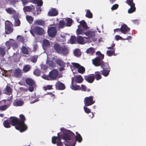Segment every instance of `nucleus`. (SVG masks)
<instances>
[{
  "label": "nucleus",
  "mask_w": 146,
  "mask_h": 146,
  "mask_svg": "<svg viewBox=\"0 0 146 146\" xmlns=\"http://www.w3.org/2000/svg\"><path fill=\"white\" fill-rule=\"evenodd\" d=\"M60 129L64 133L63 135H59L60 133H58V137H52V141L53 144L56 143L58 146H62L63 143L61 141V139H62L66 142L69 143H65L66 146H74L76 143V141H73V140L75 136L76 140L78 142H80L82 141V137L78 132H76V135L75 136L73 133L69 130L64 129L63 128H61Z\"/></svg>",
  "instance_id": "obj_1"
},
{
  "label": "nucleus",
  "mask_w": 146,
  "mask_h": 146,
  "mask_svg": "<svg viewBox=\"0 0 146 146\" xmlns=\"http://www.w3.org/2000/svg\"><path fill=\"white\" fill-rule=\"evenodd\" d=\"M20 117L21 119L19 120V123L15 127L17 129L22 132L26 130L27 129V127L24 123V121L25 120L24 116L23 115H21Z\"/></svg>",
  "instance_id": "obj_2"
},
{
  "label": "nucleus",
  "mask_w": 146,
  "mask_h": 146,
  "mask_svg": "<svg viewBox=\"0 0 146 146\" xmlns=\"http://www.w3.org/2000/svg\"><path fill=\"white\" fill-rule=\"evenodd\" d=\"M31 33L34 36V33H36L39 35H41L45 33L44 30L42 28L38 26H36L34 29L30 31Z\"/></svg>",
  "instance_id": "obj_3"
},
{
  "label": "nucleus",
  "mask_w": 146,
  "mask_h": 146,
  "mask_svg": "<svg viewBox=\"0 0 146 146\" xmlns=\"http://www.w3.org/2000/svg\"><path fill=\"white\" fill-rule=\"evenodd\" d=\"M94 65L96 66H98L101 65L102 68L104 69H110V66L106 62H104L103 61L102 62H100L98 61V59H96L94 60Z\"/></svg>",
  "instance_id": "obj_4"
},
{
  "label": "nucleus",
  "mask_w": 146,
  "mask_h": 146,
  "mask_svg": "<svg viewBox=\"0 0 146 146\" xmlns=\"http://www.w3.org/2000/svg\"><path fill=\"white\" fill-rule=\"evenodd\" d=\"M5 33L9 34L13 31V25L10 21H5Z\"/></svg>",
  "instance_id": "obj_5"
},
{
  "label": "nucleus",
  "mask_w": 146,
  "mask_h": 146,
  "mask_svg": "<svg viewBox=\"0 0 146 146\" xmlns=\"http://www.w3.org/2000/svg\"><path fill=\"white\" fill-rule=\"evenodd\" d=\"M126 3H127L130 6L131 8L129 9L128 12L129 13H133L135 10L136 8L135 7V4L133 3V0H127Z\"/></svg>",
  "instance_id": "obj_6"
},
{
  "label": "nucleus",
  "mask_w": 146,
  "mask_h": 146,
  "mask_svg": "<svg viewBox=\"0 0 146 146\" xmlns=\"http://www.w3.org/2000/svg\"><path fill=\"white\" fill-rule=\"evenodd\" d=\"M95 102L92 96L86 97L84 99V103L86 106H90Z\"/></svg>",
  "instance_id": "obj_7"
},
{
  "label": "nucleus",
  "mask_w": 146,
  "mask_h": 146,
  "mask_svg": "<svg viewBox=\"0 0 146 146\" xmlns=\"http://www.w3.org/2000/svg\"><path fill=\"white\" fill-rule=\"evenodd\" d=\"M130 30V29L125 24L122 25L120 29H117L114 30V32H117L120 30L123 34H126L127 32Z\"/></svg>",
  "instance_id": "obj_8"
},
{
  "label": "nucleus",
  "mask_w": 146,
  "mask_h": 146,
  "mask_svg": "<svg viewBox=\"0 0 146 146\" xmlns=\"http://www.w3.org/2000/svg\"><path fill=\"white\" fill-rule=\"evenodd\" d=\"M72 64L74 68L77 69L79 73L83 74L84 72L85 69L83 66H81L79 64L77 63H72Z\"/></svg>",
  "instance_id": "obj_9"
},
{
  "label": "nucleus",
  "mask_w": 146,
  "mask_h": 146,
  "mask_svg": "<svg viewBox=\"0 0 146 146\" xmlns=\"http://www.w3.org/2000/svg\"><path fill=\"white\" fill-rule=\"evenodd\" d=\"M6 44L7 46H8V49H10L11 46H12L14 49L18 47V45L16 42L13 39H10L9 41L7 42Z\"/></svg>",
  "instance_id": "obj_10"
},
{
  "label": "nucleus",
  "mask_w": 146,
  "mask_h": 146,
  "mask_svg": "<svg viewBox=\"0 0 146 146\" xmlns=\"http://www.w3.org/2000/svg\"><path fill=\"white\" fill-rule=\"evenodd\" d=\"M56 29L54 27H50L48 29V33L49 36L51 37L55 36L56 33Z\"/></svg>",
  "instance_id": "obj_11"
},
{
  "label": "nucleus",
  "mask_w": 146,
  "mask_h": 146,
  "mask_svg": "<svg viewBox=\"0 0 146 146\" xmlns=\"http://www.w3.org/2000/svg\"><path fill=\"white\" fill-rule=\"evenodd\" d=\"M58 71L56 69H54L51 71L49 74L51 80H54L58 76Z\"/></svg>",
  "instance_id": "obj_12"
},
{
  "label": "nucleus",
  "mask_w": 146,
  "mask_h": 146,
  "mask_svg": "<svg viewBox=\"0 0 146 146\" xmlns=\"http://www.w3.org/2000/svg\"><path fill=\"white\" fill-rule=\"evenodd\" d=\"M12 99L11 96L10 99L8 100L3 101V102L5 104H7L5 105L2 106L0 107V110H5L10 106V100Z\"/></svg>",
  "instance_id": "obj_13"
},
{
  "label": "nucleus",
  "mask_w": 146,
  "mask_h": 146,
  "mask_svg": "<svg viewBox=\"0 0 146 146\" xmlns=\"http://www.w3.org/2000/svg\"><path fill=\"white\" fill-rule=\"evenodd\" d=\"M84 34L87 36L84 38L88 40L89 38H93L95 36V33L94 31H88L85 33Z\"/></svg>",
  "instance_id": "obj_14"
},
{
  "label": "nucleus",
  "mask_w": 146,
  "mask_h": 146,
  "mask_svg": "<svg viewBox=\"0 0 146 146\" xmlns=\"http://www.w3.org/2000/svg\"><path fill=\"white\" fill-rule=\"evenodd\" d=\"M85 37H82L80 36H78L77 39V43L81 44H84L87 42H88L89 41L84 38Z\"/></svg>",
  "instance_id": "obj_15"
},
{
  "label": "nucleus",
  "mask_w": 146,
  "mask_h": 146,
  "mask_svg": "<svg viewBox=\"0 0 146 146\" xmlns=\"http://www.w3.org/2000/svg\"><path fill=\"white\" fill-rule=\"evenodd\" d=\"M9 121L12 125L15 126V127L19 122L18 119L15 117L10 118L9 119Z\"/></svg>",
  "instance_id": "obj_16"
},
{
  "label": "nucleus",
  "mask_w": 146,
  "mask_h": 146,
  "mask_svg": "<svg viewBox=\"0 0 146 146\" xmlns=\"http://www.w3.org/2000/svg\"><path fill=\"white\" fill-rule=\"evenodd\" d=\"M96 54L98 55V57H96V58L93 59L92 60V61L93 64L94 65V60H95L96 59H97L98 60V61H99L100 62H102L103 61L102 60L104 58V54H102L101 52H97L96 53Z\"/></svg>",
  "instance_id": "obj_17"
},
{
  "label": "nucleus",
  "mask_w": 146,
  "mask_h": 146,
  "mask_svg": "<svg viewBox=\"0 0 146 146\" xmlns=\"http://www.w3.org/2000/svg\"><path fill=\"white\" fill-rule=\"evenodd\" d=\"M72 80H73V82L75 81L78 83H82L83 80V78L80 75H78L75 76L72 79Z\"/></svg>",
  "instance_id": "obj_18"
},
{
  "label": "nucleus",
  "mask_w": 146,
  "mask_h": 146,
  "mask_svg": "<svg viewBox=\"0 0 146 146\" xmlns=\"http://www.w3.org/2000/svg\"><path fill=\"white\" fill-rule=\"evenodd\" d=\"M68 48L65 46H62L61 47L60 51L59 53L65 55L68 53Z\"/></svg>",
  "instance_id": "obj_19"
},
{
  "label": "nucleus",
  "mask_w": 146,
  "mask_h": 146,
  "mask_svg": "<svg viewBox=\"0 0 146 146\" xmlns=\"http://www.w3.org/2000/svg\"><path fill=\"white\" fill-rule=\"evenodd\" d=\"M58 14V11L56 9L52 8L49 11L48 13L49 16H54L57 15Z\"/></svg>",
  "instance_id": "obj_20"
},
{
  "label": "nucleus",
  "mask_w": 146,
  "mask_h": 146,
  "mask_svg": "<svg viewBox=\"0 0 146 146\" xmlns=\"http://www.w3.org/2000/svg\"><path fill=\"white\" fill-rule=\"evenodd\" d=\"M84 79L89 82L92 83L94 80V77L92 75H90L86 76Z\"/></svg>",
  "instance_id": "obj_21"
},
{
  "label": "nucleus",
  "mask_w": 146,
  "mask_h": 146,
  "mask_svg": "<svg viewBox=\"0 0 146 146\" xmlns=\"http://www.w3.org/2000/svg\"><path fill=\"white\" fill-rule=\"evenodd\" d=\"M56 86L57 88L60 90H64L65 88L64 84L60 82H58L56 83Z\"/></svg>",
  "instance_id": "obj_22"
},
{
  "label": "nucleus",
  "mask_w": 146,
  "mask_h": 146,
  "mask_svg": "<svg viewBox=\"0 0 146 146\" xmlns=\"http://www.w3.org/2000/svg\"><path fill=\"white\" fill-rule=\"evenodd\" d=\"M22 52L24 54H28L30 51V49L29 48H26L25 46H23L21 49Z\"/></svg>",
  "instance_id": "obj_23"
},
{
  "label": "nucleus",
  "mask_w": 146,
  "mask_h": 146,
  "mask_svg": "<svg viewBox=\"0 0 146 146\" xmlns=\"http://www.w3.org/2000/svg\"><path fill=\"white\" fill-rule=\"evenodd\" d=\"M24 104L23 101L22 100H19L14 101L13 103V105L16 106H22Z\"/></svg>",
  "instance_id": "obj_24"
},
{
  "label": "nucleus",
  "mask_w": 146,
  "mask_h": 146,
  "mask_svg": "<svg viewBox=\"0 0 146 146\" xmlns=\"http://www.w3.org/2000/svg\"><path fill=\"white\" fill-rule=\"evenodd\" d=\"M12 91V89L11 87L9 86H7L6 88L5 89L4 93L5 94H6L8 95H10L11 94Z\"/></svg>",
  "instance_id": "obj_25"
},
{
  "label": "nucleus",
  "mask_w": 146,
  "mask_h": 146,
  "mask_svg": "<svg viewBox=\"0 0 146 146\" xmlns=\"http://www.w3.org/2000/svg\"><path fill=\"white\" fill-rule=\"evenodd\" d=\"M35 9V7L34 6H26L23 8V10L25 12H30L32 10H34Z\"/></svg>",
  "instance_id": "obj_26"
},
{
  "label": "nucleus",
  "mask_w": 146,
  "mask_h": 146,
  "mask_svg": "<svg viewBox=\"0 0 146 146\" xmlns=\"http://www.w3.org/2000/svg\"><path fill=\"white\" fill-rule=\"evenodd\" d=\"M110 72V69H103L101 72H102V74L105 77H106L109 74Z\"/></svg>",
  "instance_id": "obj_27"
},
{
  "label": "nucleus",
  "mask_w": 146,
  "mask_h": 146,
  "mask_svg": "<svg viewBox=\"0 0 146 146\" xmlns=\"http://www.w3.org/2000/svg\"><path fill=\"white\" fill-rule=\"evenodd\" d=\"M73 80H72L71 86H70V88L72 90H77L80 89V86L78 85H73Z\"/></svg>",
  "instance_id": "obj_28"
},
{
  "label": "nucleus",
  "mask_w": 146,
  "mask_h": 146,
  "mask_svg": "<svg viewBox=\"0 0 146 146\" xmlns=\"http://www.w3.org/2000/svg\"><path fill=\"white\" fill-rule=\"evenodd\" d=\"M26 82L27 84L29 86L34 85L35 84L34 81L30 78L27 79L26 80Z\"/></svg>",
  "instance_id": "obj_29"
},
{
  "label": "nucleus",
  "mask_w": 146,
  "mask_h": 146,
  "mask_svg": "<svg viewBox=\"0 0 146 146\" xmlns=\"http://www.w3.org/2000/svg\"><path fill=\"white\" fill-rule=\"evenodd\" d=\"M35 24L36 25H38L42 26L44 24V22L43 21L40 20H37L34 21Z\"/></svg>",
  "instance_id": "obj_30"
},
{
  "label": "nucleus",
  "mask_w": 146,
  "mask_h": 146,
  "mask_svg": "<svg viewBox=\"0 0 146 146\" xmlns=\"http://www.w3.org/2000/svg\"><path fill=\"white\" fill-rule=\"evenodd\" d=\"M3 123L4 126L5 127L8 128L11 127L10 125L11 123L9 121V119L4 121Z\"/></svg>",
  "instance_id": "obj_31"
},
{
  "label": "nucleus",
  "mask_w": 146,
  "mask_h": 146,
  "mask_svg": "<svg viewBox=\"0 0 146 146\" xmlns=\"http://www.w3.org/2000/svg\"><path fill=\"white\" fill-rule=\"evenodd\" d=\"M21 74V70L18 68L15 69V70L14 74L15 76L18 77Z\"/></svg>",
  "instance_id": "obj_32"
},
{
  "label": "nucleus",
  "mask_w": 146,
  "mask_h": 146,
  "mask_svg": "<svg viewBox=\"0 0 146 146\" xmlns=\"http://www.w3.org/2000/svg\"><path fill=\"white\" fill-rule=\"evenodd\" d=\"M78 29L76 30V33L77 35H82L83 34H84V33L83 32V30L80 28V25H78Z\"/></svg>",
  "instance_id": "obj_33"
},
{
  "label": "nucleus",
  "mask_w": 146,
  "mask_h": 146,
  "mask_svg": "<svg viewBox=\"0 0 146 146\" xmlns=\"http://www.w3.org/2000/svg\"><path fill=\"white\" fill-rule=\"evenodd\" d=\"M13 17L14 18L15 21V26H19L20 24V21L16 17H15V15L13 16Z\"/></svg>",
  "instance_id": "obj_34"
},
{
  "label": "nucleus",
  "mask_w": 146,
  "mask_h": 146,
  "mask_svg": "<svg viewBox=\"0 0 146 146\" xmlns=\"http://www.w3.org/2000/svg\"><path fill=\"white\" fill-rule=\"evenodd\" d=\"M95 52L94 48L92 47L88 48L86 51V53L91 54H92L93 53H94Z\"/></svg>",
  "instance_id": "obj_35"
},
{
  "label": "nucleus",
  "mask_w": 146,
  "mask_h": 146,
  "mask_svg": "<svg viewBox=\"0 0 146 146\" xmlns=\"http://www.w3.org/2000/svg\"><path fill=\"white\" fill-rule=\"evenodd\" d=\"M7 12L10 14H14L15 11L11 8H8L6 9Z\"/></svg>",
  "instance_id": "obj_36"
},
{
  "label": "nucleus",
  "mask_w": 146,
  "mask_h": 146,
  "mask_svg": "<svg viewBox=\"0 0 146 146\" xmlns=\"http://www.w3.org/2000/svg\"><path fill=\"white\" fill-rule=\"evenodd\" d=\"M60 47L59 44H55L54 45V48L58 53H59L61 49Z\"/></svg>",
  "instance_id": "obj_37"
},
{
  "label": "nucleus",
  "mask_w": 146,
  "mask_h": 146,
  "mask_svg": "<svg viewBox=\"0 0 146 146\" xmlns=\"http://www.w3.org/2000/svg\"><path fill=\"white\" fill-rule=\"evenodd\" d=\"M77 42L76 37L74 36H71L70 38V43L71 44L75 43Z\"/></svg>",
  "instance_id": "obj_38"
},
{
  "label": "nucleus",
  "mask_w": 146,
  "mask_h": 146,
  "mask_svg": "<svg viewBox=\"0 0 146 146\" xmlns=\"http://www.w3.org/2000/svg\"><path fill=\"white\" fill-rule=\"evenodd\" d=\"M26 18L27 20L30 23H31L33 20V17L29 15H26Z\"/></svg>",
  "instance_id": "obj_39"
},
{
  "label": "nucleus",
  "mask_w": 146,
  "mask_h": 146,
  "mask_svg": "<svg viewBox=\"0 0 146 146\" xmlns=\"http://www.w3.org/2000/svg\"><path fill=\"white\" fill-rule=\"evenodd\" d=\"M74 55L77 56H79L81 54L80 50L78 49H76L74 51Z\"/></svg>",
  "instance_id": "obj_40"
},
{
  "label": "nucleus",
  "mask_w": 146,
  "mask_h": 146,
  "mask_svg": "<svg viewBox=\"0 0 146 146\" xmlns=\"http://www.w3.org/2000/svg\"><path fill=\"white\" fill-rule=\"evenodd\" d=\"M86 16L89 18H92V14L90 11L87 10L86 12Z\"/></svg>",
  "instance_id": "obj_41"
},
{
  "label": "nucleus",
  "mask_w": 146,
  "mask_h": 146,
  "mask_svg": "<svg viewBox=\"0 0 146 146\" xmlns=\"http://www.w3.org/2000/svg\"><path fill=\"white\" fill-rule=\"evenodd\" d=\"M95 77L96 79L97 80H99L102 77L100 74L99 72H95Z\"/></svg>",
  "instance_id": "obj_42"
},
{
  "label": "nucleus",
  "mask_w": 146,
  "mask_h": 146,
  "mask_svg": "<svg viewBox=\"0 0 146 146\" xmlns=\"http://www.w3.org/2000/svg\"><path fill=\"white\" fill-rule=\"evenodd\" d=\"M80 24L85 29H87L88 26L85 21L83 20L80 22Z\"/></svg>",
  "instance_id": "obj_43"
},
{
  "label": "nucleus",
  "mask_w": 146,
  "mask_h": 146,
  "mask_svg": "<svg viewBox=\"0 0 146 146\" xmlns=\"http://www.w3.org/2000/svg\"><path fill=\"white\" fill-rule=\"evenodd\" d=\"M65 25V23L63 20L60 21L58 25V28H63Z\"/></svg>",
  "instance_id": "obj_44"
},
{
  "label": "nucleus",
  "mask_w": 146,
  "mask_h": 146,
  "mask_svg": "<svg viewBox=\"0 0 146 146\" xmlns=\"http://www.w3.org/2000/svg\"><path fill=\"white\" fill-rule=\"evenodd\" d=\"M56 63L57 64L61 66H63L64 65V63L59 59L56 60Z\"/></svg>",
  "instance_id": "obj_45"
},
{
  "label": "nucleus",
  "mask_w": 146,
  "mask_h": 146,
  "mask_svg": "<svg viewBox=\"0 0 146 146\" xmlns=\"http://www.w3.org/2000/svg\"><path fill=\"white\" fill-rule=\"evenodd\" d=\"M46 63L50 67L53 68L55 66V64L52 61H49L47 60L46 61Z\"/></svg>",
  "instance_id": "obj_46"
},
{
  "label": "nucleus",
  "mask_w": 146,
  "mask_h": 146,
  "mask_svg": "<svg viewBox=\"0 0 146 146\" xmlns=\"http://www.w3.org/2000/svg\"><path fill=\"white\" fill-rule=\"evenodd\" d=\"M30 67L29 65H26L24 67L23 71L25 72H27L30 70Z\"/></svg>",
  "instance_id": "obj_47"
},
{
  "label": "nucleus",
  "mask_w": 146,
  "mask_h": 146,
  "mask_svg": "<svg viewBox=\"0 0 146 146\" xmlns=\"http://www.w3.org/2000/svg\"><path fill=\"white\" fill-rule=\"evenodd\" d=\"M35 2L38 6H41L43 4L42 0H35Z\"/></svg>",
  "instance_id": "obj_48"
},
{
  "label": "nucleus",
  "mask_w": 146,
  "mask_h": 146,
  "mask_svg": "<svg viewBox=\"0 0 146 146\" xmlns=\"http://www.w3.org/2000/svg\"><path fill=\"white\" fill-rule=\"evenodd\" d=\"M50 45L49 41L46 39H44L43 40V45L46 47Z\"/></svg>",
  "instance_id": "obj_49"
},
{
  "label": "nucleus",
  "mask_w": 146,
  "mask_h": 146,
  "mask_svg": "<svg viewBox=\"0 0 146 146\" xmlns=\"http://www.w3.org/2000/svg\"><path fill=\"white\" fill-rule=\"evenodd\" d=\"M66 20V26L68 27H70L72 23V20L70 19H68Z\"/></svg>",
  "instance_id": "obj_50"
},
{
  "label": "nucleus",
  "mask_w": 146,
  "mask_h": 146,
  "mask_svg": "<svg viewBox=\"0 0 146 146\" xmlns=\"http://www.w3.org/2000/svg\"><path fill=\"white\" fill-rule=\"evenodd\" d=\"M52 85H47L45 86L44 87H43V89L45 91H46L47 90L52 89Z\"/></svg>",
  "instance_id": "obj_51"
},
{
  "label": "nucleus",
  "mask_w": 146,
  "mask_h": 146,
  "mask_svg": "<svg viewBox=\"0 0 146 146\" xmlns=\"http://www.w3.org/2000/svg\"><path fill=\"white\" fill-rule=\"evenodd\" d=\"M114 49H112V50H107V54L108 56H111L114 53Z\"/></svg>",
  "instance_id": "obj_52"
},
{
  "label": "nucleus",
  "mask_w": 146,
  "mask_h": 146,
  "mask_svg": "<svg viewBox=\"0 0 146 146\" xmlns=\"http://www.w3.org/2000/svg\"><path fill=\"white\" fill-rule=\"evenodd\" d=\"M5 54V52L4 49L3 48H0V54L2 56H3Z\"/></svg>",
  "instance_id": "obj_53"
},
{
  "label": "nucleus",
  "mask_w": 146,
  "mask_h": 146,
  "mask_svg": "<svg viewBox=\"0 0 146 146\" xmlns=\"http://www.w3.org/2000/svg\"><path fill=\"white\" fill-rule=\"evenodd\" d=\"M42 78H43L48 80H51L50 78V77L49 75H43L42 76Z\"/></svg>",
  "instance_id": "obj_54"
},
{
  "label": "nucleus",
  "mask_w": 146,
  "mask_h": 146,
  "mask_svg": "<svg viewBox=\"0 0 146 146\" xmlns=\"http://www.w3.org/2000/svg\"><path fill=\"white\" fill-rule=\"evenodd\" d=\"M40 73V70L38 69H36L34 72V74L37 76L39 75Z\"/></svg>",
  "instance_id": "obj_55"
},
{
  "label": "nucleus",
  "mask_w": 146,
  "mask_h": 146,
  "mask_svg": "<svg viewBox=\"0 0 146 146\" xmlns=\"http://www.w3.org/2000/svg\"><path fill=\"white\" fill-rule=\"evenodd\" d=\"M118 7V5L117 4H115L113 5L111 9L112 10H114L117 9Z\"/></svg>",
  "instance_id": "obj_56"
},
{
  "label": "nucleus",
  "mask_w": 146,
  "mask_h": 146,
  "mask_svg": "<svg viewBox=\"0 0 146 146\" xmlns=\"http://www.w3.org/2000/svg\"><path fill=\"white\" fill-rule=\"evenodd\" d=\"M84 111L86 113H88L90 112V110L88 108L84 107Z\"/></svg>",
  "instance_id": "obj_57"
},
{
  "label": "nucleus",
  "mask_w": 146,
  "mask_h": 146,
  "mask_svg": "<svg viewBox=\"0 0 146 146\" xmlns=\"http://www.w3.org/2000/svg\"><path fill=\"white\" fill-rule=\"evenodd\" d=\"M35 86V84L34 85L30 86L29 88V90L30 92H32L33 91L34 89V87Z\"/></svg>",
  "instance_id": "obj_58"
},
{
  "label": "nucleus",
  "mask_w": 146,
  "mask_h": 146,
  "mask_svg": "<svg viewBox=\"0 0 146 146\" xmlns=\"http://www.w3.org/2000/svg\"><path fill=\"white\" fill-rule=\"evenodd\" d=\"M115 37L116 40H119L123 39L119 35H117L115 36Z\"/></svg>",
  "instance_id": "obj_59"
},
{
  "label": "nucleus",
  "mask_w": 146,
  "mask_h": 146,
  "mask_svg": "<svg viewBox=\"0 0 146 146\" xmlns=\"http://www.w3.org/2000/svg\"><path fill=\"white\" fill-rule=\"evenodd\" d=\"M81 86V88H80V89H81L82 90L84 91H86V87L85 86L83 85H82Z\"/></svg>",
  "instance_id": "obj_60"
},
{
  "label": "nucleus",
  "mask_w": 146,
  "mask_h": 146,
  "mask_svg": "<svg viewBox=\"0 0 146 146\" xmlns=\"http://www.w3.org/2000/svg\"><path fill=\"white\" fill-rule=\"evenodd\" d=\"M104 42V39L102 37L100 38L98 40V42L99 43H100L101 42Z\"/></svg>",
  "instance_id": "obj_61"
},
{
  "label": "nucleus",
  "mask_w": 146,
  "mask_h": 146,
  "mask_svg": "<svg viewBox=\"0 0 146 146\" xmlns=\"http://www.w3.org/2000/svg\"><path fill=\"white\" fill-rule=\"evenodd\" d=\"M22 1L24 5L27 4L28 2L27 0H22Z\"/></svg>",
  "instance_id": "obj_62"
},
{
  "label": "nucleus",
  "mask_w": 146,
  "mask_h": 146,
  "mask_svg": "<svg viewBox=\"0 0 146 146\" xmlns=\"http://www.w3.org/2000/svg\"><path fill=\"white\" fill-rule=\"evenodd\" d=\"M36 59L37 58H36L35 57L34 58H31V60L32 62H35L36 61Z\"/></svg>",
  "instance_id": "obj_63"
},
{
  "label": "nucleus",
  "mask_w": 146,
  "mask_h": 146,
  "mask_svg": "<svg viewBox=\"0 0 146 146\" xmlns=\"http://www.w3.org/2000/svg\"><path fill=\"white\" fill-rule=\"evenodd\" d=\"M38 99L37 98L35 99L33 101L31 102H30V103L31 104H32V103H35L37 102H38Z\"/></svg>",
  "instance_id": "obj_64"
}]
</instances>
